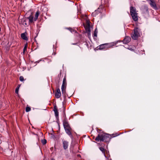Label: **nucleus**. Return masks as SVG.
I'll use <instances>...</instances> for the list:
<instances>
[{"label":"nucleus","instance_id":"nucleus-1","mask_svg":"<svg viewBox=\"0 0 160 160\" xmlns=\"http://www.w3.org/2000/svg\"><path fill=\"white\" fill-rule=\"evenodd\" d=\"M109 138V135L108 134L104 133H99L98 136L96 137L95 140L97 141H100L106 142Z\"/></svg>","mask_w":160,"mask_h":160},{"label":"nucleus","instance_id":"nucleus-2","mask_svg":"<svg viewBox=\"0 0 160 160\" xmlns=\"http://www.w3.org/2000/svg\"><path fill=\"white\" fill-rule=\"evenodd\" d=\"M140 30L138 28H136L134 30V32L132 33V37L134 40H136L140 36Z\"/></svg>","mask_w":160,"mask_h":160},{"label":"nucleus","instance_id":"nucleus-3","mask_svg":"<svg viewBox=\"0 0 160 160\" xmlns=\"http://www.w3.org/2000/svg\"><path fill=\"white\" fill-rule=\"evenodd\" d=\"M27 19H28L29 20V23L30 24L36 21L34 20V18H33V16L32 14Z\"/></svg>","mask_w":160,"mask_h":160},{"label":"nucleus","instance_id":"nucleus-4","mask_svg":"<svg viewBox=\"0 0 160 160\" xmlns=\"http://www.w3.org/2000/svg\"><path fill=\"white\" fill-rule=\"evenodd\" d=\"M63 147L64 149H67L68 146V142L65 140H62Z\"/></svg>","mask_w":160,"mask_h":160},{"label":"nucleus","instance_id":"nucleus-5","mask_svg":"<svg viewBox=\"0 0 160 160\" xmlns=\"http://www.w3.org/2000/svg\"><path fill=\"white\" fill-rule=\"evenodd\" d=\"M61 96V92L59 88L57 89L55 93V96L57 98H59Z\"/></svg>","mask_w":160,"mask_h":160},{"label":"nucleus","instance_id":"nucleus-6","mask_svg":"<svg viewBox=\"0 0 160 160\" xmlns=\"http://www.w3.org/2000/svg\"><path fill=\"white\" fill-rule=\"evenodd\" d=\"M149 4L152 6V7L154 9H157L156 4L154 1L153 0H150Z\"/></svg>","mask_w":160,"mask_h":160},{"label":"nucleus","instance_id":"nucleus-7","mask_svg":"<svg viewBox=\"0 0 160 160\" xmlns=\"http://www.w3.org/2000/svg\"><path fill=\"white\" fill-rule=\"evenodd\" d=\"M131 40V38L129 37H126L123 40V43L127 44Z\"/></svg>","mask_w":160,"mask_h":160},{"label":"nucleus","instance_id":"nucleus-8","mask_svg":"<svg viewBox=\"0 0 160 160\" xmlns=\"http://www.w3.org/2000/svg\"><path fill=\"white\" fill-rule=\"evenodd\" d=\"M108 49L109 48H112L113 46H115L116 44V42H113L110 43H106Z\"/></svg>","mask_w":160,"mask_h":160},{"label":"nucleus","instance_id":"nucleus-9","mask_svg":"<svg viewBox=\"0 0 160 160\" xmlns=\"http://www.w3.org/2000/svg\"><path fill=\"white\" fill-rule=\"evenodd\" d=\"M63 125L65 129L71 128L68 123L66 121H64L63 122Z\"/></svg>","mask_w":160,"mask_h":160},{"label":"nucleus","instance_id":"nucleus-10","mask_svg":"<svg viewBox=\"0 0 160 160\" xmlns=\"http://www.w3.org/2000/svg\"><path fill=\"white\" fill-rule=\"evenodd\" d=\"M99 48L100 50L108 49L106 43L101 45L99 46Z\"/></svg>","mask_w":160,"mask_h":160},{"label":"nucleus","instance_id":"nucleus-11","mask_svg":"<svg viewBox=\"0 0 160 160\" xmlns=\"http://www.w3.org/2000/svg\"><path fill=\"white\" fill-rule=\"evenodd\" d=\"M66 85L62 84L61 87L62 92V94H65L66 93Z\"/></svg>","mask_w":160,"mask_h":160},{"label":"nucleus","instance_id":"nucleus-12","mask_svg":"<svg viewBox=\"0 0 160 160\" xmlns=\"http://www.w3.org/2000/svg\"><path fill=\"white\" fill-rule=\"evenodd\" d=\"M66 131V133L70 137L72 136V133L71 132V128H70L67 129H65Z\"/></svg>","mask_w":160,"mask_h":160},{"label":"nucleus","instance_id":"nucleus-13","mask_svg":"<svg viewBox=\"0 0 160 160\" xmlns=\"http://www.w3.org/2000/svg\"><path fill=\"white\" fill-rule=\"evenodd\" d=\"M133 19L135 21H136L138 20V18L137 16V14H131Z\"/></svg>","mask_w":160,"mask_h":160},{"label":"nucleus","instance_id":"nucleus-14","mask_svg":"<svg viewBox=\"0 0 160 160\" xmlns=\"http://www.w3.org/2000/svg\"><path fill=\"white\" fill-rule=\"evenodd\" d=\"M130 13L131 14H133L135 13H137L136 12V9L133 7H131L130 8Z\"/></svg>","mask_w":160,"mask_h":160},{"label":"nucleus","instance_id":"nucleus-15","mask_svg":"<svg viewBox=\"0 0 160 160\" xmlns=\"http://www.w3.org/2000/svg\"><path fill=\"white\" fill-rule=\"evenodd\" d=\"M27 19L26 18H23L22 20V24L24 26H28V24L26 22V20Z\"/></svg>","mask_w":160,"mask_h":160},{"label":"nucleus","instance_id":"nucleus-16","mask_svg":"<svg viewBox=\"0 0 160 160\" xmlns=\"http://www.w3.org/2000/svg\"><path fill=\"white\" fill-rule=\"evenodd\" d=\"M53 110L54 112L55 116L57 117H58V112L56 106L54 107Z\"/></svg>","mask_w":160,"mask_h":160},{"label":"nucleus","instance_id":"nucleus-17","mask_svg":"<svg viewBox=\"0 0 160 160\" xmlns=\"http://www.w3.org/2000/svg\"><path fill=\"white\" fill-rule=\"evenodd\" d=\"M21 37L22 38L26 40H28V38L26 36L25 34L24 33H22L21 34Z\"/></svg>","mask_w":160,"mask_h":160},{"label":"nucleus","instance_id":"nucleus-18","mask_svg":"<svg viewBox=\"0 0 160 160\" xmlns=\"http://www.w3.org/2000/svg\"><path fill=\"white\" fill-rule=\"evenodd\" d=\"M40 14V13L38 11H37L36 12V13L35 15V17L34 18V20L35 21H36L38 17V16Z\"/></svg>","mask_w":160,"mask_h":160},{"label":"nucleus","instance_id":"nucleus-19","mask_svg":"<svg viewBox=\"0 0 160 160\" xmlns=\"http://www.w3.org/2000/svg\"><path fill=\"white\" fill-rule=\"evenodd\" d=\"M89 25H88V27L86 28L87 32L88 33L89 35H90V30L89 28Z\"/></svg>","mask_w":160,"mask_h":160},{"label":"nucleus","instance_id":"nucleus-20","mask_svg":"<svg viewBox=\"0 0 160 160\" xmlns=\"http://www.w3.org/2000/svg\"><path fill=\"white\" fill-rule=\"evenodd\" d=\"M62 84L65 85L66 86V79L65 77H64L63 79Z\"/></svg>","mask_w":160,"mask_h":160},{"label":"nucleus","instance_id":"nucleus-21","mask_svg":"<svg viewBox=\"0 0 160 160\" xmlns=\"http://www.w3.org/2000/svg\"><path fill=\"white\" fill-rule=\"evenodd\" d=\"M99 149L102 152V153H103L104 155V156L105 157V154L104 152V148L102 147H100L99 148Z\"/></svg>","mask_w":160,"mask_h":160},{"label":"nucleus","instance_id":"nucleus-22","mask_svg":"<svg viewBox=\"0 0 160 160\" xmlns=\"http://www.w3.org/2000/svg\"><path fill=\"white\" fill-rule=\"evenodd\" d=\"M98 33V31L97 29H96L94 31V33L93 35V36L94 37H97V34Z\"/></svg>","mask_w":160,"mask_h":160},{"label":"nucleus","instance_id":"nucleus-23","mask_svg":"<svg viewBox=\"0 0 160 160\" xmlns=\"http://www.w3.org/2000/svg\"><path fill=\"white\" fill-rule=\"evenodd\" d=\"M41 142L42 144L44 145L46 144L47 142V141L46 139H43L42 140Z\"/></svg>","mask_w":160,"mask_h":160},{"label":"nucleus","instance_id":"nucleus-24","mask_svg":"<svg viewBox=\"0 0 160 160\" xmlns=\"http://www.w3.org/2000/svg\"><path fill=\"white\" fill-rule=\"evenodd\" d=\"M31 110V108L29 107H27L26 108V112H28Z\"/></svg>","mask_w":160,"mask_h":160},{"label":"nucleus","instance_id":"nucleus-25","mask_svg":"<svg viewBox=\"0 0 160 160\" xmlns=\"http://www.w3.org/2000/svg\"><path fill=\"white\" fill-rule=\"evenodd\" d=\"M27 47V44H26L25 45L24 47L23 48V53H24L25 51L26 50Z\"/></svg>","mask_w":160,"mask_h":160},{"label":"nucleus","instance_id":"nucleus-26","mask_svg":"<svg viewBox=\"0 0 160 160\" xmlns=\"http://www.w3.org/2000/svg\"><path fill=\"white\" fill-rule=\"evenodd\" d=\"M20 80L22 81L24 80V78L22 76H20L19 78Z\"/></svg>","mask_w":160,"mask_h":160},{"label":"nucleus","instance_id":"nucleus-27","mask_svg":"<svg viewBox=\"0 0 160 160\" xmlns=\"http://www.w3.org/2000/svg\"><path fill=\"white\" fill-rule=\"evenodd\" d=\"M18 88H17L15 90V92L16 93L18 94Z\"/></svg>","mask_w":160,"mask_h":160},{"label":"nucleus","instance_id":"nucleus-28","mask_svg":"<svg viewBox=\"0 0 160 160\" xmlns=\"http://www.w3.org/2000/svg\"><path fill=\"white\" fill-rule=\"evenodd\" d=\"M70 31L71 32H72V31H74L73 30H72V29H70Z\"/></svg>","mask_w":160,"mask_h":160},{"label":"nucleus","instance_id":"nucleus-29","mask_svg":"<svg viewBox=\"0 0 160 160\" xmlns=\"http://www.w3.org/2000/svg\"><path fill=\"white\" fill-rule=\"evenodd\" d=\"M54 54V55H55L56 54V53L54 52V53H53L52 54Z\"/></svg>","mask_w":160,"mask_h":160},{"label":"nucleus","instance_id":"nucleus-30","mask_svg":"<svg viewBox=\"0 0 160 160\" xmlns=\"http://www.w3.org/2000/svg\"><path fill=\"white\" fill-rule=\"evenodd\" d=\"M78 156H80V155H78Z\"/></svg>","mask_w":160,"mask_h":160},{"label":"nucleus","instance_id":"nucleus-31","mask_svg":"<svg viewBox=\"0 0 160 160\" xmlns=\"http://www.w3.org/2000/svg\"><path fill=\"white\" fill-rule=\"evenodd\" d=\"M51 160H55L53 159H52Z\"/></svg>","mask_w":160,"mask_h":160}]
</instances>
